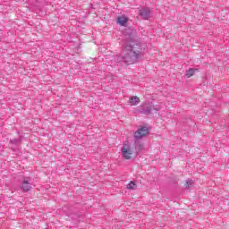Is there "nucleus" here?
I'll return each mask as SVG.
<instances>
[{
    "instance_id": "9",
    "label": "nucleus",
    "mask_w": 229,
    "mask_h": 229,
    "mask_svg": "<svg viewBox=\"0 0 229 229\" xmlns=\"http://www.w3.org/2000/svg\"><path fill=\"white\" fill-rule=\"evenodd\" d=\"M126 189H128V191H135V189H137V183H135V182L131 181L128 184Z\"/></svg>"
},
{
    "instance_id": "6",
    "label": "nucleus",
    "mask_w": 229,
    "mask_h": 229,
    "mask_svg": "<svg viewBox=\"0 0 229 229\" xmlns=\"http://www.w3.org/2000/svg\"><path fill=\"white\" fill-rule=\"evenodd\" d=\"M21 188L24 192H28V191H31L33 189V184L30 182V178H25L21 183Z\"/></svg>"
},
{
    "instance_id": "10",
    "label": "nucleus",
    "mask_w": 229,
    "mask_h": 229,
    "mask_svg": "<svg viewBox=\"0 0 229 229\" xmlns=\"http://www.w3.org/2000/svg\"><path fill=\"white\" fill-rule=\"evenodd\" d=\"M194 72H196V70L190 68L187 72H186V77L187 78H191V76H194Z\"/></svg>"
},
{
    "instance_id": "5",
    "label": "nucleus",
    "mask_w": 229,
    "mask_h": 229,
    "mask_svg": "<svg viewBox=\"0 0 229 229\" xmlns=\"http://www.w3.org/2000/svg\"><path fill=\"white\" fill-rule=\"evenodd\" d=\"M140 15L144 21H148V19H151V10L148 7H143L140 10Z\"/></svg>"
},
{
    "instance_id": "7",
    "label": "nucleus",
    "mask_w": 229,
    "mask_h": 229,
    "mask_svg": "<svg viewBox=\"0 0 229 229\" xmlns=\"http://www.w3.org/2000/svg\"><path fill=\"white\" fill-rule=\"evenodd\" d=\"M128 103L131 105V106H137V105L140 103V98H139L137 96H132L129 98Z\"/></svg>"
},
{
    "instance_id": "2",
    "label": "nucleus",
    "mask_w": 229,
    "mask_h": 229,
    "mask_svg": "<svg viewBox=\"0 0 229 229\" xmlns=\"http://www.w3.org/2000/svg\"><path fill=\"white\" fill-rule=\"evenodd\" d=\"M135 153V147L130 146L128 143H124L122 148V155L125 160H130Z\"/></svg>"
},
{
    "instance_id": "4",
    "label": "nucleus",
    "mask_w": 229,
    "mask_h": 229,
    "mask_svg": "<svg viewBox=\"0 0 229 229\" xmlns=\"http://www.w3.org/2000/svg\"><path fill=\"white\" fill-rule=\"evenodd\" d=\"M151 110H153V107L148 104H143L138 107V112L140 114H145V115L151 114Z\"/></svg>"
},
{
    "instance_id": "8",
    "label": "nucleus",
    "mask_w": 229,
    "mask_h": 229,
    "mask_svg": "<svg viewBox=\"0 0 229 229\" xmlns=\"http://www.w3.org/2000/svg\"><path fill=\"white\" fill-rule=\"evenodd\" d=\"M117 21L120 26H126V24H128V17L126 16H120L117 18Z\"/></svg>"
},
{
    "instance_id": "12",
    "label": "nucleus",
    "mask_w": 229,
    "mask_h": 229,
    "mask_svg": "<svg viewBox=\"0 0 229 229\" xmlns=\"http://www.w3.org/2000/svg\"><path fill=\"white\" fill-rule=\"evenodd\" d=\"M14 142H17V140H14Z\"/></svg>"
},
{
    "instance_id": "3",
    "label": "nucleus",
    "mask_w": 229,
    "mask_h": 229,
    "mask_svg": "<svg viewBox=\"0 0 229 229\" xmlns=\"http://www.w3.org/2000/svg\"><path fill=\"white\" fill-rule=\"evenodd\" d=\"M149 133L148 127L143 126L134 132V138L139 140Z\"/></svg>"
},
{
    "instance_id": "1",
    "label": "nucleus",
    "mask_w": 229,
    "mask_h": 229,
    "mask_svg": "<svg viewBox=\"0 0 229 229\" xmlns=\"http://www.w3.org/2000/svg\"><path fill=\"white\" fill-rule=\"evenodd\" d=\"M142 53V47L136 41H128L125 44V49L123 55L117 58L119 64H126L131 65L137 64L140 60V54Z\"/></svg>"
},
{
    "instance_id": "11",
    "label": "nucleus",
    "mask_w": 229,
    "mask_h": 229,
    "mask_svg": "<svg viewBox=\"0 0 229 229\" xmlns=\"http://www.w3.org/2000/svg\"><path fill=\"white\" fill-rule=\"evenodd\" d=\"M193 183H194V182H192V180H188V181H186L185 187H186L187 189H189L190 187L192 186Z\"/></svg>"
}]
</instances>
